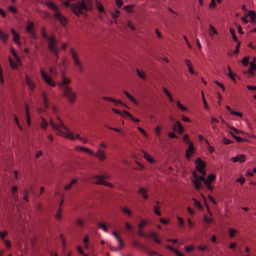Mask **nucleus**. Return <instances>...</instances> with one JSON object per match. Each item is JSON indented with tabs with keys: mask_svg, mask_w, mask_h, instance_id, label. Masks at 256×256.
<instances>
[{
	"mask_svg": "<svg viewBox=\"0 0 256 256\" xmlns=\"http://www.w3.org/2000/svg\"><path fill=\"white\" fill-rule=\"evenodd\" d=\"M176 126L178 127V131L180 134H182L184 132V128L182 126L180 122L178 120H176Z\"/></svg>",
	"mask_w": 256,
	"mask_h": 256,
	"instance_id": "f704fd0d",
	"label": "nucleus"
},
{
	"mask_svg": "<svg viewBox=\"0 0 256 256\" xmlns=\"http://www.w3.org/2000/svg\"><path fill=\"white\" fill-rule=\"evenodd\" d=\"M203 220L206 223L210 224L213 221V219L212 218H208L205 214H204Z\"/></svg>",
	"mask_w": 256,
	"mask_h": 256,
	"instance_id": "6e6d98bb",
	"label": "nucleus"
},
{
	"mask_svg": "<svg viewBox=\"0 0 256 256\" xmlns=\"http://www.w3.org/2000/svg\"><path fill=\"white\" fill-rule=\"evenodd\" d=\"M62 96L67 98L68 101L72 104H74L76 99L77 94L72 91V88L66 86L63 90Z\"/></svg>",
	"mask_w": 256,
	"mask_h": 256,
	"instance_id": "20e7f679",
	"label": "nucleus"
},
{
	"mask_svg": "<svg viewBox=\"0 0 256 256\" xmlns=\"http://www.w3.org/2000/svg\"><path fill=\"white\" fill-rule=\"evenodd\" d=\"M222 143L224 144H226V145H228V144H232L234 143V142L229 140V139H228L227 138H226V137H224L222 138Z\"/></svg>",
	"mask_w": 256,
	"mask_h": 256,
	"instance_id": "864d4df0",
	"label": "nucleus"
},
{
	"mask_svg": "<svg viewBox=\"0 0 256 256\" xmlns=\"http://www.w3.org/2000/svg\"><path fill=\"white\" fill-rule=\"evenodd\" d=\"M140 150L142 151L144 154V158L150 164H153L156 162L155 160L152 158L148 152H145L144 150L142 149H140Z\"/></svg>",
	"mask_w": 256,
	"mask_h": 256,
	"instance_id": "f3484780",
	"label": "nucleus"
},
{
	"mask_svg": "<svg viewBox=\"0 0 256 256\" xmlns=\"http://www.w3.org/2000/svg\"><path fill=\"white\" fill-rule=\"evenodd\" d=\"M56 119L58 120V122H60V124H58L59 126V127L61 126V127L63 128L66 130L70 131V130L68 129V128L64 125L63 122L62 120V119L60 118V116H57Z\"/></svg>",
	"mask_w": 256,
	"mask_h": 256,
	"instance_id": "4c0bfd02",
	"label": "nucleus"
},
{
	"mask_svg": "<svg viewBox=\"0 0 256 256\" xmlns=\"http://www.w3.org/2000/svg\"><path fill=\"white\" fill-rule=\"evenodd\" d=\"M8 60H9V62H10V68L12 70H16L18 68L17 64L13 60L12 58L10 56H8Z\"/></svg>",
	"mask_w": 256,
	"mask_h": 256,
	"instance_id": "2f4dec72",
	"label": "nucleus"
},
{
	"mask_svg": "<svg viewBox=\"0 0 256 256\" xmlns=\"http://www.w3.org/2000/svg\"><path fill=\"white\" fill-rule=\"evenodd\" d=\"M61 213H62V208H59L56 214V218L58 220H60L61 218H62Z\"/></svg>",
	"mask_w": 256,
	"mask_h": 256,
	"instance_id": "69168bd1",
	"label": "nucleus"
},
{
	"mask_svg": "<svg viewBox=\"0 0 256 256\" xmlns=\"http://www.w3.org/2000/svg\"><path fill=\"white\" fill-rule=\"evenodd\" d=\"M25 110H26V120L27 124L30 127V125H31L30 116L28 106L27 104H25Z\"/></svg>",
	"mask_w": 256,
	"mask_h": 256,
	"instance_id": "6ab92c4d",
	"label": "nucleus"
},
{
	"mask_svg": "<svg viewBox=\"0 0 256 256\" xmlns=\"http://www.w3.org/2000/svg\"><path fill=\"white\" fill-rule=\"evenodd\" d=\"M184 62L188 67V72L190 74H194L195 72L193 70L192 64L190 62V60L188 59H186L184 60Z\"/></svg>",
	"mask_w": 256,
	"mask_h": 256,
	"instance_id": "412c9836",
	"label": "nucleus"
},
{
	"mask_svg": "<svg viewBox=\"0 0 256 256\" xmlns=\"http://www.w3.org/2000/svg\"><path fill=\"white\" fill-rule=\"evenodd\" d=\"M234 162H239L240 163H242L246 160V156L244 154H238L234 157H232L230 160Z\"/></svg>",
	"mask_w": 256,
	"mask_h": 256,
	"instance_id": "ddd939ff",
	"label": "nucleus"
},
{
	"mask_svg": "<svg viewBox=\"0 0 256 256\" xmlns=\"http://www.w3.org/2000/svg\"><path fill=\"white\" fill-rule=\"evenodd\" d=\"M134 4L127 5L124 6L122 10L126 11V12L128 13H132L133 12L132 8H134Z\"/></svg>",
	"mask_w": 256,
	"mask_h": 256,
	"instance_id": "bb28decb",
	"label": "nucleus"
},
{
	"mask_svg": "<svg viewBox=\"0 0 256 256\" xmlns=\"http://www.w3.org/2000/svg\"><path fill=\"white\" fill-rule=\"evenodd\" d=\"M96 6L97 10L100 12H104V9L103 6V5L100 1L98 0L96 1Z\"/></svg>",
	"mask_w": 256,
	"mask_h": 256,
	"instance_id": "5701e85b",
	"label": "nucleus"
},
{
	"mask_svg": "<svg viewBox=\"0 0 256 256\" xmlns=\"http://www.w3.org/2000/svg\"><path fill=\"white\" fill-rule=\"evenodd\" d=\"M150 236L152 238L154 242L156 243L159 244L161 240L158 238V236L154 232H151L150 234Z\"/></svg>",
	"mask_w": 256,
	"mask_h": 256,
	"instance_id": "7c9ffc66",
	"label": "nucleus"
},
{
	"mask_svg": "<svg viewBox=\"0 0 256 256\" xmlns=\"http://www.w3.org/2000/svg\"><path fill=\"white\" fill-rule=\"evenodd\" d=\"M61 240L62 242V245L64 249H65L66 246V241L62 234H61L60 236Z\"/></svg>",
	"mask_w": 256,
	"mask_h": 256,
	"instance_id": "680f3d73",
	"label": "nucleus"
},
{
	"mask_svg": "<svg viewBox=\"0 0 256 256\" xmlns=\"http://www.w3.org/2000/svg\"><path fill=\"white\" fill-rule=\"evenodd\" d=\"M121 210L122 212L123 213H124L126 214H127L129 216H130L132 214V212L130 211L129 208L127 207L126 208H122L121 209Z\"/></svg>",
	"mask_w": 256,
	"mask_h": 256,
	"instance_id": "37998d69",
	"label": "nucleus"
},
{
	"mask_svg": "<svg viewBox=\"0 0 256 256\" xmlns=\"http://www.w3.org/2000/svg\"><path fill=\"white\" fill-rule=\"evenodd\" d=\"M230 32L231 34L232 40L234 42H240V41L238 40V38L235 34V31L233 28H230Z\"/></svg>",
	"mask_w": 256,
	"mask_h": 256,
	"instance_id": "c756f323",
	"label": "nucleus"
},
{
	"mask_svg": "<svg viewBox=\"0 0 256 256\" xmlns=\"http://www.w3.org/2000/svg\"><path fill=\"white\" fill-rule=\"evenodd\" d=\"M248 16H250V22L252 24H255L256 22V12L254 10H250L248 12V14L247 15Z\"/></svg>",
	"mask_w": 256,
	"mask_h": 256,
	"instance_id": "aec40b11",
	"label": "nucleus"
},
{
	"mask_svg": "<svg viewBox=\"0 0 256 256\" xmlns=\"http://www.w3.org/2000/svg\"><path fill=\"white\" fill-rule=\"evenodd\" d=\"M76 223L79 226H83L84 224V222L83 221L82 219L80 218L78 219L76 221Z\"/></svg>",
	"mask_w": 256,
	"mask_h": 256,
	"instance_id": "0e129e2a",
	"label": "nucleus"
},
{
	"mask_svg": "<svg viewBox=\"0 0 256 256\" xmlns=\"http://www.w3.org/2000/svg\"><path fill=\"white\" fill-rule=\"evenodd\" d=\"M183 141L188 144V145L190 144H193L191 141L190 140L189 138V136L188 134H185L184 136H183Z\"/></svg>",
	"mask_w": 256,
	"mask_h": 256,
	"instance_id": "c03bdc74",
	"label": "nucleus"
},
{
	"mask_svg": "<svg viewBox=\"0 0 256 256\" xmlns=\"http://www.w3.org/2000/svg\"><path fill=\"white\" fill-rule=\"evenodd\" d=\"M92 9V0H78L76 2L72 4L70 6L72 12L77 17H80L82 14L87 17V13L84 12L91 11Z\"/></svg>",
	"mask_w": 256,
	"mask_h": 256,
	"instance_id": "f257e3e1",
	"label": "nucleus"
},
{
	"mask_svg": "<svg viewBox=\"0 0 256 256\" xmlns=\"http://www.w3.org/2000/svg\"><path fill=\"white\" fill-rule=\"evenodd\" d=\"M229 132L230 134V135L232 136V138H234L236 140V141L237 142H242L243 138H242L239 136H237L235 135L233 132Z\"/></svg>",
	"mask_w": 256,
	"mask_h": 256,
	"instance_id": "e433bc0d",
	"label": "nucleus"
},
{
	"mask_svg": "<svg viewBox=\"0 0 256 256\" xmlns=\"http://www.w3.org/2000/svg\"><path fill=\"white\" fill-rule=\"evenodd\" d=\"M210 8H214L216 7V2L215 0H211L210 4L208 5Z\"/></svg>",
	"mask_w": 256,
	"mask_h": 256,
	"instance_id": "338daca9",
	"label": "nucleus"
},
{
	"mask_svg": "<svg viewBox=\"0 0 256 256\" xmlns=\"http://www.w3.org/2000/svg\"><path fill=\"white\" fill-rule=\"evenodd\" d=\"M236 232H238V231L232 228H230L228 230V234H229V236L230 238L234 237V234Z\"/></svg>",
	"mask_w": 256,
	"mask_h": 256,
	"instance_id": "8fccbe9b",
	"label": "nucleus"
},
{
	"mask_svg": "<svg viewBox=\"0 0 256 256\" xmlns=\"http://www.w3.org/2000/svg\"><path fill=\"white\" fill-rule=\"evenodd\" d=\"M132 246H134L138 247L140 250H142L144 251L148 250V248L146 246L136 240H134L132 242Z\"/></svg>",
	"mask_w": 256,
	"mask_h": 256,
	"instance_id": "dca6fc26",
	"label": "nucleus"
},
{
	"mask_svg": "<svg viewBox=\"0 0 256 256\" xmlns=\"http://www.w3.org/2000/svg\"><path fill=\"white\" fill-rule=\"evenodd\" d=\"M42 96L44 99V107L46 109L48 108V102L47 101V96L45 92H43L42 94Z\"/></svg>",
	"mask_w": 256,
	"mask_h": 256,
	"instance_id": "a19ab883",
	"label": "nucleus"
},
{
	"mask_svg": "<svg viewBox=\"0 0 256 256\" xmlns=\"http://www.w3.org/2000/svg\"><path fill=\"white\" fill-rule=\"evenodd\" d=\"M192 182L194 185V188L196 190H198L202 186L201 184L198 181V180H192Z\"/></svg>",
	"mask_w": 256,
	"mask_h": 256,
	"instance_id": "58836bf2",
	"label": "nucleus"
},
{
	"mask_svg": "<svg viewBox=\"0 0 256 256\" xmlns=\"http://www.w3.org/2000/svg\"><path fill=\"white\" fill-rule=\"evenodd\" d=\"M147 224V222L146 220L142 219L140 220V222L138 224V228L139 229H142L144 228Z\"/></svg>",
	"mask_w": 256,
	"mask_h": 256,
	"instance_id": "49530a36",
	"label": "nucleus"
},
{
	"mask_svg": "<svg viewBox=\"0 0 256 256\" xmlns=\"http://www.w3.org/2000/svg\"><path fill=\"white\" fill-rule=\"evenodd\" d=\"M163 90H164V92H165V94L169 98V99H170V101L171 102H174V99H173L172 96H171V94H170V92L164 87L163 88Z\"/></svg>",
	"mask_w": 256,
	"mask_h": 256,
	"instance_id": "a18cd8bd",
	"label": "nucleus"
},
{
	"mask_svg": "<svg viewBox=\"0 0 256 256\" xmlns=\"http://www.w3.org/2000/svg\"><path fill=\"white\" fill-rule=\"evenodd\" d=\"M176 106L178 107L182 111H187L188 110V108L185 106H184L180 101L178 100L176 102Z\"/></svg>",
	"mask_w": 256,
	"mask_h": 256,
	"instance_id": "ea45409f",
	"label": "nucleus"
},
{
	"mask_svg": "<svg viewBox=\"0 0 256 256\" xmlns=\"http://www.w3.org/2000/svg\"><path fill=\"white\" fill-rule=\"evenodd\" d=\"M138 193L141 194L144 200H146L148 198V192L144 188H140L138 189Z\"/></svg>",
	"mask_w": 256,
	"mask_h": 256,
	"instance_id": "4be33fe9",
	"label": "nucleus"
},
{
	"mask_svg": "<svg viewBox=\"0 0 256 256\" xmlns=\"http://www.w3.org/2000/svg\"><path fill=\"white\" fill-rule=\"evenodd\" d=\"M216 177V176L215 174L214 173H212L208 175L206 180V182L212 183L213 181L215 180Z\"/></svg>",
	"mask_w": 256,
	"mask_h": 256,
	"instance_id": "c85d7f7f",
	"label": "nucleus"
},
{
	"mask_svg": "<svg viewBox=\"0 0 256 256\" xmlns=\"http://www.w3.org/2000/svg\"><path fill=\"white\" fill-rule=\"evenodd\" d=\"M204 184L208 190H212L214 189V187L211 185L210 182H208L205 181Z\"/></svg>",
	"mask_w": 256,
	"mask_h": 256,
	"instance_id": "bf43d9fd",
	"label": "nucleus"
},
{
	"mask_svg": "<svg viewBox=\"0 0 256 256\" xmlns=\"http://www.w3.org/2000/svg\"><path fill=\"white\" fill-rule=\"evenodd\" d=\"M136 71L138 75L142 80H145L146 78V75L144 71L140 70L138 68H136Z\"/></svg>",
	"mask_w": 256,
	"mask_h": 256,
	"instance_id": "72a5a7b5",
	"label": "nucleus"
},
{
	"mask_svg": "<svg viewBox=\"0 0 256 256\" xmlns=\"http://www.w3.org/2000/svg\"><path fill=\"white\" fill-rule=\"evenodd\" d=\"M110 178V176L106 175H94L92 179L94 180H96V181L94 182V184H96L98 185H104L105 186H107L110 188H113V184L110 182H106V180H108Z\"/></svg>",
	"mask_w": 256,
	"mask_h": 256,
	"instance_id": "7ed1b4c3",
	"label": "nucleus"
},
{
	"mask_svg": "<svg viewBox=\"0 0 256 256\" xmlns=\"http://www.w3.org/2000/svg\"><path fill=\"white\" fill-rule=\"evenodd\" d=\"M100 162H104L106 158V155L104 151L100 149L94 154Z\"/></svg>",
	"mask_w": 256,
	"mask_h": 256,
	"instance_id": "2eb2a0df",
	"label": "nucleus"
},
{
	"mask_svg": "<svg viewBox=\"0 0 256 256\" xmlns=\"http://www.w3.org/2000/svg\"><path fill=\"white\" fill-rule=\"evenodd\" d=\"M62 136L66 138L67 139H70L71 140H75V137L72 134H70V133H68V132L64 133Z\"/></svg>",
	"mask_w": 256,
	"mask_h": 256,
	"instance_id": "c9c22d12",
	"label": "nucleus"
},
{
	"mask_svg": "<svg viewBox=\"0 0 256 256\" xmlns=\"http://www.w3.org/2000/svg\"><path fill=\"white\" fill-rule=\"evenodd\" d=\"M98 227L100 228L103 229L104 232L108 231V228L106 225L102 222H100L98 224Z\"/></svg>",
	"mask_w": 256,
	"mask_h": 256,
	"instance_id": "5fc2aeb1",
	"label": "nucleus"
},
{
	"mask_svg": "<svg viewBox=\"0 0 256 256\" xmlns=\"http://www.w3.org/2000/svg\"><path fill=\"white\" fill-rule=\"evenodd\" d=\"M194 152V148L193 144H190L188 148L186 150V159L190 160L192 154Z\"/></svg>",
	"mask_w": 256,
	"mask_h": 256,
	"instance_id": "f8f14e48",
	"label": "nucleus"
},
{
	"mask_svg": "<svg viewBox=\"0 0 256 256\" xmlns=\"http://www.w3.org/2000/svg\"><path fill=\"white\" fill-rule=\"evenodd\" d=\"M112 234L116 236V238L118 239V242H119V246L118 247L113 246H110V249L112 251H116L119 249H121L124 246V243L122 239L120 237L119 234L116 231H114L112 232Z\"/></svg>",
	"mask_w": 256,
	"mask_h": 256,
	"instance_id": "423d86ee",
	"label": "nucleus"
},
{
	"mask_svg": "<svg viewBox=\"0 0 256 256\" xmlns=\"http://www.w3.org/2000/svg\"><path fill=\"white\" fill-rule=\"evenodd\" d=\"M34 26V23L31 22H29L28 25L26 28V32L28 33H30L32 32V30H31L32 28Z\"/></svg>",
	"mask_w": 256,
	"mask_h": 256,
	"instance_id": "09e8293b",
	"label": "nucleus"
},
{
	"mask_svg": "<svg viewBox=\"0 0 256 256\" xmlns=\"http://www.w3.org/2000/svg\"><path fill=\"white\" fill-rule=\"evenodd\" d=\"M44 4L54 12V16L58 20L62 26L65 27L68 22V18L61 14L59 8L52 2H44Z\"/></svg>",
	"mask_w": 256,
	"mask_h": 256,
	"instance_id": "f03ea898",
	"label": "nucleus"
},
{
	"mask_svg": "<svg viewBox=\"0 0 256 256\" xmlns=\"http://www.w3.org/2000/svg\"><path fill=\"white\" fill-rule=\"evenodd\" d=\"M8 234V232L6 230H4L2 232L0 230V238L4 240Z\"/></svg>",
	"mask_w": 256,
	"mask_h": 256,
	"instance_id": "4d7b16f0",
	"label": "nucleus"
},
{
	"mask_svg": "<svg viewBox=\"0 0 256 256\" xmlns=\"http://www.w3.org/2000/svg\"><path fill=\"white\" fill-rule=\"evenodd\" d=\"M120 12L118 10H115L114 12L111 13L112 18L114 19H116V18H118L120 16Z\"/></svg>",
	"mask_w": 256,
	"mask_h": 256,
	"instance_id": "603ef678",
	"label": "nucleus"
},
{
	"mask_svg": "<svg viewBox=\"0 0 256 256\" xmlns=\"http://www.w3.org/2000/svg\"><path fill=\"white\" fill-rule=\"evenodd\" d=\"M194 164H196L195 168L197 171L204 169L206 167V162L202 160L200 158H198L196 160Z\"/></svg>",
	"mask_w": 256,
	"mask_h": 256,
	"instance_id": "1a4fd4ad",
	"label": "nucleus"
},
{
	"mask_svg": "<svg viewBox=\"0 0 256 256\" xmlns=\"http://www.w3.org/2000/svg\"><path fill=\"white\" fill-rule=\"evenodd\" d=\"M10 52H11L13 56H14V58H15V60H16V61L17 62H20V57L18 56V55L16 53L14 49V48L12 47L10 48Z\"/></svg>",
	"mask_w": 256,
	"mask_h": 256,
	"instance_id": "473e14b6",
	"label": "nucleus"
},
{
	"mask_svg": "<svg viewBox=\"0 0 256 256\" xmlns=\"http://www.w3.org/2000/svg\"><path fill=\"white\" fill-rule=\"evenodd\" d=\"M250 56H246L244 57L242 60V62L244 66H246L249 63Z\"/></svg>",
	"mask_w": 256,
	"mask_h": 256,
	"instance_id": "79ce46f5",
	"label": "nucleus"
},
{
	"mask_svg": "<svg viewBox=\"0 0 256 256\" xmlns=\"http://www.w3.org/2000/svg\"><path fill=\"white\" fill-rule=\"evenodd\" d=\"M240 44H241V42H236V49L234 50V52H232L233 54H236L238 52L239 50H240Z\"/></svg>",
	"mask_w": 256,
	"mask_h": 256,
	"instance_id": "052dcab7",
	"label": "nucleus"
},
{
	"mask_svg": "<svg viewBox=\"0 0 256 256\" xmlns=\"http://www.w3.org/2000/svg\"><path fill=\"white\" fill-rule=\"evenodd\" d=\"M250 68L248 70H244L243 74H248L250 77H252L254 75V68L256 66V64L254 62H250Z\"/></svg>",
	"mask_w": 256,
	"mask_h": 256,
	"instance_id": "9d476101",
	"label": "nucleus"
},
{
	"mask_svg": "<svg viewBox=\"0 0 256 256\" xmlns=\"http://www.w3.org/2000/svg\"><path fill=\"white\" fill-rule=\"evenodd\" d=\"M208 26V34L210 36H212L214 34H218L217 30L211 24H210Z\"/></svg>",
	"mask_w": 256,
	"mask_h": 256,
	"instance_id": "b1692460",
	"label": "nucleus"
},
{
	"mask_svg": "<svg viewBox=\"0 0 256 256\" xmlns=\"http://www.w3.org/2000/svg\"><path fill=\"white\" fill-rule=\"evenodd\" d=\"M48 46L50 52L55 51L56 46L57 44V42L56 41L55 36L54 35L50 36L48 39Z\"/></svg>",
	"mask_w": 256,
	"mask_h": 256,
	"instance_id": "6e6552de",
	"label": "nucleus"
},
{
	"mask_svg": "<svg viewBox=\"0 0 256 256\" xmlns=\"http://www.w3.org/2000/svg\"><path fill=\"white\" fill-rule=\"evenodd\" d=\"M214 83L216 84L218 86L222 88V91H224V92L225 91V90H226L225 87L222 83H220V82H219L218 80H214Z\"/></svg>",
	"mask_w": 256,
	"mask_h": 256,
	"instance_id": "e2e57ef3",
	"label": "nucleus"
},
{
	"mask_svg": "<svg viewBox=\"0 0 256 256\" xmlns=\"http://www.w3.org/2000/svg\"><path fill=\"white\" fill-rule=\"evenodd\" d=\"M62 81L60 82H59L58 84V86L60 88H63L64 90V88L66 86L65 85L68 84L70 82L71 80L70 78H67L64 72H62Z\"/></svg>",
	"mask_w": 256,
	"mask_h": 256,
	"instance_id": "9b49d317",
	"label": "nucleus"
},
{
	"mask_svg": "<svg viewBox=\"0 0 256 256\" xmlns=\"http://www.w3.org/2000/svg\"><path fill=\"white\" fill-rule=\"evenodd\" d=\"M42 122L40 123V126L44 130H46L48 125V123L46 120L43 117H41Z\"/></svg>",
	"mask_w": 256,
	"mask_h": 256,
	"instance_id": "cd10ccee",
	"label": "nucleus"
},
{
	"mask_svg": "<svg viewBox=\"0 0 256 256\" xmlns=\"http://www.w3.org/2000/svg\"><path fill=\"white\" fill-rule=\"evenodd\" d=\"M26 84L28 86L29 88L31 90V91L32 92L36 88V85L31 80L29 76L26 74Z\"/></svg>",
	"mask_w": 256,
	"mask_h": 256,
	"instance_id": "a211bd4d",
	"label": "nucleus"
},
{
	"mask_svg": "<svg viewBox=\"0 0 256 256\" xmlns=\"http://www.w3.org/2000/svg\"><path fill=\"white\" fill-rule=\"evenodd\" d=\"M10 32L13 35L12 40L18 45L20 46V35L18 33L16 32L14 29L12 28L10 29Z\"/></svg>",
	"mask_w": 256,
	"mask_h": 256,
	"instance_id": "4468645a",
	"label": "nucleus"
},
{
	"mask_svg": "<svg viewBox=\"0 0 256 256\" xmlns=\"http://www.w3.org/2000/svg\"><path fill=\"white\" fill-rule=\"evenodd\" d=\"M70 54L74 62V65L76 67H78L80 72L83 71V68L82 64L80 60V58L73 48H70Z\"/></svg>",
	"mask_w": 256,
	"mask_h": 256,
	"instance_id": "39448f33",
	"label": "nucleus"
},
{
	"mask_svg": "<svg viewBox=\"0 0 256 256\" xmlns=\"http://www.w3.org/2000/svg\"><path fill=\"white\" fill-rule=\"evenodd\" d=\"M8 38V35L3 32L0 28V39H1L4 42H6Z\"/></svg>",
	"mask_w": 256,
	"mask_h": 256,
	"instance_id": "393cba45",
	"label": "nucleus"
},
{
	"mask_svg": "<svg viewBox=\"0 0 256 256\" xmlns=\"http://www.w3.org/2000/svg\"><path fill=\"white\" fill-rule=\"evenodd\" d=\"M192 200L194 201V205L196 208L200 210H202L203 209L202 204L200 201L194 198H192Z\"/></svg>",
	"mask_w": 256,
	"mask_h": 256,
	"instance_id": "a878e982",
	"label": "nucleus"
},
{
	"mask_svg": "<svg viewBox=\"0 0 256 256\" xmlns=\"http://www.w3.org/2000/svg\"><path fill=\"white\" fill-rule=\"evenodd\" d=\"M228 76L232 80L233 82H236V78L234 74H232V70L230 66H228Z\"/></svg>",
	"mask_w": 256,
	"mask_h": 256,
	"instance_id": "de8ad7c7",
	"label": "nucleus"
},
{
	"mask_svg": "<svg viewBox=\"0 0 256 256\" xmlns=\"http://www.w3.org/2000/svg\"><path fill=\"white\" fill-rule=\"evenodd\" d=\"M40 74L44 80L49 86L54 87L56 85V82L53 80L52 78L46 74L42 70H40Z\"/></svg>",
	"mask_w": 256,
	"mask_h": 256,
	"instance_id": "0eeeda50",
	"label": "nucleus"
},
{
	"mask_svg": "<svg viewBox=\"0 0 256 256\" xmlns=\"http://www.w3.org/2000/svg\"><path fill=\"white\" fill-rule=\"evenodd\" d=\"M154 213L158 216H161V212L160 210V208L158 206H154Z\"/></svg>",
	"mask_w": 256,
	"mask_h": 256,
	"instance_id": "13d9d810",
	"label": "nucleus"
},
{
	"mask_svg": "<svg viewBox=\"0 0 256 256\" xmlns=\"http://www.w3.org/2000/svg\"><path fill=\"white\" fill-rule=\"evenodd\" d=\"M50 124L51 126L54 130H58L59 126L58 124H54V122L52 119L50 120Z\"/></svg>",
	"mask_w": 256,
	"mask_h": 256,
	"instance_id": "3c124183",
	"label": "nucleus"
},
{
	"mask_svg": "<svg viewBox=\"0 0 256 256\" xmlns=\"http://www.w3.org/2000/svg\"><path fill=\"white\" fill-rule=\"evenodd\" d=\"M77 250H78V252L80 254H82V256H88V254H85L84 252L82 250V249L81 246H78L77 247Z\"/></svg>",
	"mask_w": 256,
	"mask_h": 256,
	"instance_id": "774afa93",
	"label": "nucleus"
}]
</instances>
